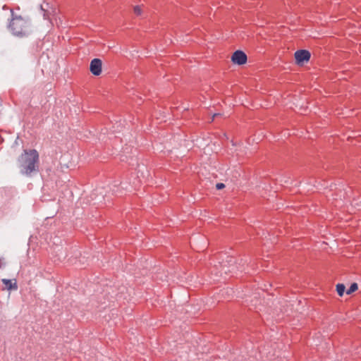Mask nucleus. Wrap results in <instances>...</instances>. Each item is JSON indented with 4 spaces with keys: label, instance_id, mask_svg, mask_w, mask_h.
<instances>
[{
    "label": "nucleus",
    "instance_id": "f8f14e48",
    "mask_svg": "<svg viewBox=\"0 0 361 361\" xmlns=\"http://www.w3.org/2000/svg\"><path fill=\"white\" fill-rule=\"evenodd\" d=\"M225 188V185L222 183H219L216 185V188L217 190H222Z\"/></svg>",
    "mask_w": 361,
    "mask_h": 361
},
{
    "label": "nucleus",
    "instance_id": "6e6552de",
    "mask_svg": "<svg viewBox=\"0 0 361 361\" xmlns=\"http://www.w3.org/2000/svg\"><path fill=\"white\" fill-rule=\"evenodd\" d=\"M25 154L30 157V158H38V152L35 149H30L29 152L25 150Z\"/></svg>",
    "mask_w": 361,
    "mask_h": 361
},
{
    "label": "nucleus",
    "instance_id": "f03ea898",
    "mask_svg": "<svg viewBox=\"0 0 361 361\" xmlns=\"http://www.w3.org/2000/svg\"><path fill=\"white\" fill-rule=\"evenodd\" d=\"M37 159H23L20 164V171L26 175L30 174L32 172L37 171L38 164Z\"/></svg>",
    "mask_w": 361,
    "mask_h": 361
},
{
    "label": "nucleus",
    "instance_id": "9b49d317",
    "mask_svg": "<svg viewBox=\"0 0 361 361\" xmlns=\"http://www.w3.org/2000/svg\"><path fill=\"white\" fill-rule=\"evenodd\" d=\"M64 162L63 163H61L60 162L59 164L61 166V168L62 170H63L64 169H68L69 168V164L71 163L70 160L69 159H63Z\"/></svg>",
    "mask_w": 361,
    "mask_h": 361
},
{
    "label": "nucleus",
    "instance_id": "f257e3e1",
    "mask_svg": "<svg viewBox=\"0 0 361 361\" xmlns=\"http://www.w3.org/2000/svg\"><path fill=\"white\" fill-rule=\"evenodd\" d=\"M26 27V21L20 16L12 18L9 27L13 34L16 36H23L25 33V28Z\"/></svg>",
    "mask_w": 361,
    "mask_h": 361
},
{
    "label": "nucleus",
    "instance_id": "7ed1b4c3",
    "mask_svg": "<svg viewBox=\"0 0 361 361\" xmlns=\"http://www.w3.org/2000/svg\"><path fill=\"white\" fill-rule=\"evenodd\" d=\"M295 63L299 66H302L305 63H307L311 57V54L308 50L300 49L294 54Z\"/></svg>",
    "mask_w": 361,
    "mask_h": 361
},
{
    "label": "nucleus",
    "instance_id": "1a4fd4ad",
    "mask_svg": "<svg viewBox=\"0 0 361 361\" xmlns=\"http://www.w3.org/2000/svg\"><path fill=\"white\" fill-rule=\"evenodd\" d=\"M357 289H358L357 284L356 283H353L351 284L350 288L347 290L346 293L348 295H350V294L354 293L355 291H356Z\"/></svg>",
    "mask_w": 361,
    "mask_h": 361
},
{
    "label": "nucleus",
    "instance_id": "39448f33",
    "mask_svg": "<svg viewBox=\"0 0 361 361\" xmlns=\"http://www.w3.org/2000/svg\"><path fill=\"white\" fill-rule=\"evenodd\" d=\"M90 71L95 76H98L102 71V61L100 59H94L91 61L90 65Z\"/></svg>",
    "mask_w": 361,
    "mask_h": 361
},
{
    "label": "nucleus",
    "instance_id": "ddd939ff",
    "mask_svg": "<svg viewBox=\"0 0 361 361\" xmlns=\"http://www.w3.org/2000/svg\"><path fill=\"white\" fill-rule=\"evenodd\" d=\"M220 115H221L220 114H214L212 116V121H211V122H212V121H214V118H215L216 116H220Z\"/></svg>",
    "mask_w": 361,
    "mask_h": 361
},
{
    "label": "nucleus",
    "instance_id": "423d86ee",
    "mask_svg": "<svg viewBox=\"0 0 361 361\" xmlns=\"http://www.w3.org/2000/svg\"><path fill=\"white\" fill-rule=\"evenodd\" d=\"M2 282L6 286V288L8 290L18 289V285H17V282H16V279L10 280V279H3Z\"/></svg>",
    "mask_w": 361,
    "mask_h": 361
},
{
    "label": "nucleus",
    "instance_id": "20e7f679",
    "mask_svg": "<svg viewBox=\"0 0 361 361\" xmlns=\"http://www.w3.org/2000/svg\"><path fill=\"white\" fill-rule=\"evenodd\" d=\"M247 61V56L246 54L241 50H237L234 51L231 56V61L233 63L237 64L238 66L245 64Z\"/></svg>",
    "mask_w": 361,
    "mask_h": 361
},
{
    "label": "nucleus",
    "instance_id": "0eeeda50",
    "mask_svg": "<svg viewBox=\"0 0 361 361\" xmlns=\"http://www.w3.org/2000/svg\"><path fill=\"white\" fill-rule=\"evenodd\" d=\"M345 290V286L343 283L336 285V291L339 296H343Z\"/></svg>",
    "mask_w": 361,
    "mask_h": 361
},
{
    "label": "nucleus",
    "instance_id": "9d476101",
    "mask_svg": "<svg viewBox=\"0 0 361 361\" xmlns=\"http://www.w3.org/2000/svg\"><path fill=\"white\" fill-rule=\"evenodd\" d=\"M133 12L137 16H140L142 14V8L140 5H136L133 7Z\"/></svg>",
    "mask_w": 361,
    "mask_h": 361
}]
</instances>
